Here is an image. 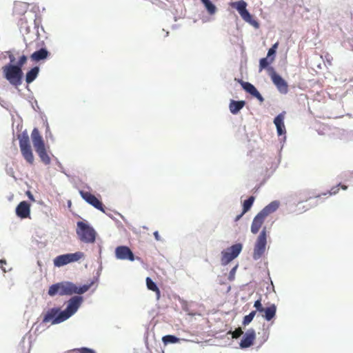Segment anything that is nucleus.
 Listing matches in <instances>:
<instances>
[{"label":"nucleus","instance_id":"nucleus-39","mask_svg":"<svg viewBox=\"0 0 353 353\" xmlns=\"http://www.w3.org/2000/svg\"><path fill=\"white\" fill-rule=\"evenodd\" d=\"M276 53L275 50L272 49L271 48L269 49L268 52V57H270L271 56L274 55Z\"/></svg>","mask_w":353,"mask_h":353},{"label":"nucleus","instance_id":"nucleus-35","mask_svg":"<svg viewBox=\"0 0 353 353\" xmlns=\"http://www.w3.org/2000/svg\"><path fill=\"white\" fill-rule=\"evenodd\" d=\"M243 331L241 327L236 328L234 332H232V338L237 339L243 334Z\"/></svg>","mask_w":353,"mask_h":353},{"label":"nucleus","instance_id":"nucleus-40","mask_svg":"<svg viewBox=\"0 0 353 353\" xmlns=\"http://www.w3.org/2000/svg\"><path fill=\"white\" fill-rule=\"evenodd\" d=\"M154 236L157 241H161L160 235L157 231L154 232Z\"/></svg>","mask_w":353,"mask_h":353},{"label":"nucleus","instance_id":"nucleus-14","mask_svg":"<svg viewBox=\"0 0 353 353\" xmlns=\"http://www.w3.org/2000/svg\"><path fill=\"white\" fill-rule=\"evenodd\" d=\"M271 79L274 84L276 86L279 92L285 94L288 92V86L286 81L275 72L271 74Z\"/></svg>","mask_w":353,"mask_h":353},{"label":"nucleus","instance_id":"nucleus-19","mask_svg":"<svg viewBox=\"0 0 353 353\" xmlns=\"http://www.w3.org/2000/svg\"><path fill=\"white\" fill-rule=\"evenodd\" d=\"M49 55V52L46 48H41L39 50L33 52L30 58L32 61H39L41 60H43L46 59Z\"/></svg>","mask_w":353,"mask_h":353},{"label":"nucleus","instance_id":"nucleus-25","mask_svg":"<svg viewBox=\"0 0 353 353\" xmlns=\"http://www.w3.org/2000/svg\"><path fill=\"white\" fill-rule=\"evenodd\" d=\"M201 1L204 5L207 12L209 14L213 15L216 12L217 8L216 6L211 2L210 0H201Z\"/></svg>","mask_w":353,"mask_h":353},{"label":"nucleus","instance_id":"nucleus-13","mask_svg":"<svg viewBox=\"0 0 353 353\" xmlns=\"http://www.w3.org/2000/svg\"><path fill=\"white\" fill-rule=\"evenodd\" d=\"M115 255L118 259L134 261V255L131 250L124 245L118 246L115 250Z\"/></svg>","mask_w":353,"mask_h":353},{"label":"nucleus","instance_id":"nucleus-2","mask_svg":"<svg viewBox=\"0 0 353 353\" xmlns=\"http://www.w3.org/2000/svg\"><path fill=\"white\" fill-rule=\"evenodd\" d=\"M77 234L80 241L92 243L95 241L96 232L89 224L83 221H78Z\"/></svg>","mask_w":353,"mask_h":353},{"label":"nucleus","instance_id":"nucleus-5","mask_svg":"<svg viewBox=\"0 0 353 353\" xmlns=\"http://www.w3.org/2000/svg\"><path fill=\"white\" fill-rule=\"evenodd\" d=\"M19 148L23 157L30 165L34 163V158L30 143V139L27 134L19 137Z\"/></svg>","mask_w":353,"mask_h":353},{"label":"nucleus","instance_id":"nucleus-24","mask_svg":"<svg viewBox=\"0 0 353 353\" xmlns=\"http://www.w3.org/2000/svg\"><path fill=\"white\" fill-rule=\"evenodd\" d=\"M35 151L38 154L39 158L44 164L48 165L50 163L51 159L46 152V147Z\"/></svg>","mask_w":353,"mask_h":353},{"label":"nucleus","instance_id":"nucleus-29","mask_svg":"<svg viewBox=\"0 0 353 353\" xmlns=\"http://www.w3.org/2000/svg\"><path fill=\"white\" fill-rule=\"evenodd\" d=\"M179 339L173 335H166L162 338V341L165 344L175 343L179 341Z\"/></svg>","mask_w":353,"mask_h":353},{"label":"nucleus","instance_id":"nucleus-6","mask_svg":"<svg viewBox=\"0 0 353 353\" xmlns=\"http://www.w3.org/2000/svg\"><path fill=\"white\" fill-rule=\"evenodd\" d=\"M84 256L81 252H77L75 253H69L59 255L55 257L53 260L54 266L61 267L68 263L78 261Z\"/></svg>","mask_w":353,"mask_h":353},{"label":"nucleus","instance_id":"nucleus-15","mask_svg":"<svg viewBox=\"0 0 353 353\" xmlns=\"http://www.w3.org/2000/svg\"><path fill=\"white\" fill-rule=\"evenodd\" d=\"M255 337V331L253 329L248 330L240 342V347L241 348L250 347L253 344Z\"/></svg>","mask_w":353,"mask_h":353},{"label":"nucleus","instance_id":"nucleus-43","mask_svg":"<svg viewBox=\"0 0 353 353\" xmlns=\"http://www.w3.org/2000/svg\"><path fill=\"white\" fill-rule=\"evenodd\" d=\"M279 46V43L276 42V43H274L272 46V49H274V50H276L277 47Z\"/></svg>","mask_w":353,"mask_h":353},{"label":"nucleus","instance_id":"nucleus-9","mask_svg":"<svg viewBox=\"0 0 353 353\" xmlns=\"http://www.w3.org/2000/svg\"><path fill=\"white\" fill-rule=\"evenodd\" d=\"M83 298L81 296H75L72 297L68 301L66 309L64 311H62V320H66L74 314L80 307Z\"/></svg>","mask_w":353,"mask_h":353},{"label":"nucleus","instance_id":"nucleus-10","mask_svg":"<svg viewBox=\"0 0 353 353\" xmlns=\"http://www.w3.org/2000/svg\"><path fill=\"white\" fill-rule=\"evenodd\" d=\"M229 5L231 8L236 9V10L239 12V14L244 21L249 22L252 24H257V23L255 21L252 22V15L246 9L247 3L245 1H244L243 0H241L239 1H233L230 2Z\"/></svg>","mask_w":353,"mask_h":353},{"label":"nucleus","instance_id":"nucleus-23","mask_svg":"<svg viewBox=\"0 0 353 353\" xmlns=\"http://www.w3.org/2000/svg\"><path fill=\"white\" fill-rule=\"evenodd\" d=\"M39 72V67L36 66L29 70L26 75V81L27 83H32L38 76Z\"/></svg>","mask_w":353,"mask_h":353},{"label":"nucleus","instance_id":"nucleus-38","mask_svg":"<svg viewBox=\"0 0 353 353\" xmlns=\"http://www.w3.org/2000/svg\"><path fill=\"white\" fill-rule=\"evenodd\" d=\"M253 97H256L259 101L261 102H263L264 101V99L263 97H262V95L259 93V91H257L254 95Z\"/></svg>","mask_w":353,"mask_h":353},{"label":"nucleus","instance_id":"nucleus-21","mask_svg":"<svg viewBox=\"0 0 353 353\" xmlns=\"http://www.w3.org/2000/svg\"><path fill=\"white\" fill-rule=\"evenodd\" d=\"M245 102L244 101H234L231 100L229 108L233 114H237L245 105Z\"/></svg>","mask_w":353,"mask_h":353},{"label":"nucleus","instance_id":"nucleus-42","mask_svg":"<svg viewBox=\"0 0 353 353\" xmlns=\"http://www.w3.org/2000/svg\"><path fill=\"white\" fill-rule=\"evenodd\" d=\"M9 59H10V62H12V63L14 62V60H15L13 54L9 55Z\"/></svg>","mask_w":353,"mask_h":353},{"label":"nucleus","instance_id":"nucleus-3","mask_svg":"<svg viewBox=\"0 0 353 353\" xmlns=\"http://www.w3.org/2000/svg\"><path fill=\"white\" fill-rule=\"evenodd\" d=\"M94 282H91L88 285H83L78 287L71 282H61L58 283L59 285V295H71L72 294H81L87 292L90 287L93 285Z\"/></svg>","mask_w":353,"mask_h":353},{"label":"nucleus","instance_id":"nucleus-17","mask_svg":"<svg viewBox=\"0 0 353 353\" xmlns=\"http://www.w3.org/2000/svg\"><path fill=\"white\" fill-rule=\"evenodd\" d=\"M31 138L35 150L46 147L43 139L37 128H34L32 131Z\"/></svg>","mask_w":353,"mask_h":353},{"label":"nucleus","instance_id":"nucleus-30","mask_svg":"<svg viewBox=\"0 0 353 353\" xmlns=\"http://www.w3.org/2000/svg\"><path fill=\"white\" fill-rule=\"evenodd\" d=\"M273 60L274 58H271L270 61H268V57L261 59L259 61V70L261 71L266 68Z\"/></svg>","mask_w":353,"mask_h":353},{"label":"nucleus","instance_id":"nucleus-11","mask_svg":"<svg viewBox=\"0 0 353 353\" xmlns=\"http://www.w3.org/2000/svg\"><path fill=\"white\" fill-rule=\"evenodd\" d=\"M63 312L59 308L54 307L49 309L43 316V323H51V324L60 323L65 320H62Z\"/></svg>","mask_w":353,"mask_h":353},{"label":"nucleus","instance_id":"nucleus-28","mask_svg":"<svg viewBox=\"0 0 353 353\" xmlns=\"http://www.w3.org/2000/svg\"><path fill=\"white\" fill-rule=\"evenodd\" d=\"M254 196H251L247 200H245L243 204V213L247 212L251 208L254 201Z\"/></svg>","mask_w":353,"mask_h":353},{"label":"nucleus","instance_id":"nucleus-8","mask_svg":"<svg viewBox=\"0 0 353 353\" xmlns=\"http://www.w3.org/2000/svg\"><path fill=\"white\" fill-rule=\"evenodd\" d=\"M242 244L236 243L221 252V264L225 265L236 258L242 250Z\"/></svg>","mask_w":353,"mask_h":353},{"label":"nucleus","instance_id":"nucleus-22","mask_svg":"<svg viewBox=\"0 0 353 353\" xmlns=\"http://www.w3.org/2000/svg\"><path fill=\"white\" fill-rule=\"evenodd\" d=\"M321 196L320 194L318 195H311L309 192L303 191L299 193L296 195V201L297 204L299 205L304 201H307L312 198H319Z\"/></svg>","mask_w":353,"mask_h":353},{"label":"nucleus","instance_id":"nucleus-36","mask_svg":"<svg viewBox=\"0 0 353 353\" xmlns=\"http://www.w3.org/2000/svg\"><path fill=\"white\" fill-rule=\"evenodd\" d=\"M27 61V57L25 55H22L17 63V65H15L16 66H19L20 68L26 63Z\"/></svg>","mask_w":353,"mask_h":353},{"label":"nucleus","instance_id":"nucleus-33","mask_svg":"<svg viewBox=\"0 0 353 353\" xmlns=\"http://www.w3.org/2000/svg\"><path fill=\"white\" fill-rule=\"evenodd\" d=\"M254 307L256 308V311H258L259 312H261V313H262L263 312L264 308H265L262 305L261 299L256 300L254 302Z\"/></svg>","mask_w":353,"mask_h":353},{"label":"nucleus","instance_id":"nucleus-26","mask_svg":"<svg viewBox=\"0 0 353 353\" xmlns=\"http://www.w3.org/2000/svg\"><path fill=\"white\" fill-rule=\"evenodd\" d=\"M241 84L243 88L251 95H254L258 90L256 88L250 83L241 81Z\"/></svg>","mask_w":353,"mask_h":353},{"label":"nucleus","instance_id":"nucleus-32","mask_svg":"<svg viewBox=\"0 0 353 353\" xmlns=\"http://www.w3.org/2000/svg\"><path fill=\"white\" fill-rule=\"evenodd\" d=\"M59 285L57 283L52 285L48 290V294L50 296H54L59 294Z\"/></svg>","mask_w":353,"mask_h":353},{"label":"nucleus","instance_id":"nucleus-7","mask_svg":"<svg viewBox=\"0 0 353 353\" xmlns=\"http://www.w3.org/2000/svg\"><path fill=\"white\" fill-rule=\"evenodd\" d=\"M267 244V233L266 228H264L259 235L257 240L254 245V252H253V259L254 260H258L264 254L265 251V247Z\"/></svg>","mask_w":353,"mask_h":353},{"label":"nucleus","instance_id":"nucleus-20","mask_svg":"<svg viewBox=\"0 0 353 353\" xmlns=\"http://www.w3.org/2000/svg\"><path fill=\"white\" fill-rule=\"evenodd\" d=\"M264 314L263 317L268 321H271L276 315V306L274 304H271L270 306L264 308L263 312Z\"/></svg>","mask_w":353,"mask_h":353},{"label":"nucleus","instance_id":"nucleus-44","mask_svg":"<svg viewBox=\"0 0 353 353\" xmlns=\"http://www.w3.org/2000/svg\"><path fill=\"white\" fill-rule=\"evenodd\" d=\"M244 213H243V212H241V214L238 215L236 219H235V221H238L243 215Z\"/></svg>","mask_w":353,"mask_h":353},{"label":"nucleus","instance_id":"nucleus-27","mask_svg":"<svg viewBox=\"0 0 353 353\" xmlns=\"http://www.w3.org/2000/svg\"><path fill=\"white\" fill-rule=\"evenodd\" d=\"M146 285L147 288L153 292H155L157 294V296L159 297L160 296V290L159 288L157 286L156 283L150 278H146Z\"/></svg>","mask_w":353,"mask_h":353},{"label":"nucleus","instance_id":"nucleus-4","mask_svg":"<svg viewBox=\"0 0 353 353\" xmlns=\"http://www.w3.org/2000/svg\"><path fill=\"white\" fill-rule=\"evenodd\" d=\"M5 78L10 84L18 86L21 84L23 72L21 68L14 65L8 64L3 68Z\"/></svg>","mask_w":353,"mask_h":353},{"label":"nucleus","instance_id":"nucleus-18","mask_svg":"<svg viewBox=\"0 0 353 353\" xmlns=\"http://www.w3.org/2000/svg\"><path fill=\"white\" fill-rule=\"evenodd\" d=\"M284 114L281 113L277 115L274 119V123L276 127L277 133L279 135H283L285 134V127L284 125Z\"/></svg>","mask_w":353,"mask_h":353},{"label":"nucleus","instance_id":"nucleus-12","mask_svg":"<svg viewBox=\"0 0 353 353\" xmlns=\"http://www.w3.org/2000/svg\"><path fill=\"white\" fill-rule=\"evenodd\" d=\"M80 195L81 197L89 204L99 210L100 211L105 212L104 205L102 202L99 201L94 195L89 192L80 190Z\"/></svg>","mask_w":353,"mask_h":353},{"label":"nucleus","instance_id":"nucleus-1","mask_svg":"<svg viewBox=\"0 0 353 353\" xmlns=\"http://www.w3.org/2000/svg\"><path fill=\"white\" fill-rule=\"evenodd\" d=\"M279 206V202L274 201L271 202L261 210L254 218L251 225V232L257 234L268 215L275 212Z\"/></svg>","mask_w":353,"mask_h":353},{"label":"nucleus","instance_id":"nucleus-41","mask_svg":"<svg viewBox=\"0 0 353 353\" xmlns=\"http://www.w3.org/2000/svg\"><path fill=\"white\" fill-rule=\"evenodd\" d=\"M6 261L5 260H3V259H1V260H0L1 267V268L3 269V270L4 272H6V270L3 269V265H4V264H6Z\"/></svg>","mask_w":353,"mask_h":353},{"label":"nucleus","instance_id":"nucleus-45","mask_svg":"<svg viewBox=\"0 0 353 353\" xmlns=\"http://www.w3.org/2000/svg\"><path fill=\"white\" fill-rule=\"evenodd\" d=\"M236 266L234 267V268H232V270L230 271V274H234L236 271Z\"/></svg>","mask_w":353,"mask_h":353},{"label":"nucleus","instance_id":"nucleus-31","mask_svg":"<svg viewBox=\"0 0 353 353\" xmlns=\"http://www.w3.org/2000/svg\"><path fill=\"white\" fill-rule=\"evenodd\" d=\"M256 313V311H252L248 315L244 316L243 320V325L244 326L248 325L254 319Z\"/></svg>","mask_w":353,"mask_h":353},{"label":"nucleus","instance_id":"nucleus-46","mask_svg":"<svg viewBox=\"0 0 353 353\" xmlns=\"http://www.w3.org/2000/svg\"><path fill=\"white\" fill-rule=\"evenodd\" d=\"M29 197H30L31 199H33L32 195H31L30 192H29Z\"/></svg>","mask_w":353,"mask_h":353},{"label":"nucleus","instance_id":"nucleus-16","mask_svg":"<svg viewBox=\"0 0 353 353\" xmlns=\"http://www.w3.org/2000/svg\"><path fill=\"white\" fill-rule=\"evenodd\" d=\"M30 205L27 201H21L16 208V214L21 219L30 216Z\"/></svg>","mask_w":353,"mask_h":353},{"label":"nucleus","instance_id":"nucleus-37","mask_svg":"<svg viewBox=\"0 0 353 353\" xmlns=\"http://www.w3.org/2000/svg\"><path fill=\"white\" fill-rule=\"evenodd\" d=\"M339 188L334 187L331 189L328 193H323V195L326 196L327 194L332 195L336 194L339 191Z\"/></svg>","mask_w":353,"mask_h":353},{"label":"nucleus","instance_id":"nucleus-34","mask_svg":"<svg viewBox=\"0 0 353 353\" xmlns=\"http://www.w3.org/2000/svg\"><path fill=\"white\" fill-rule=\"evenodd\" d=\"M79 352V353H95L92 350L87 348V347H81L78 349H74L72 350V352Z\"/></svg>","mask_w":353,"mask_h":353},{"label":"nucleus","instance_id":"nucleus-47","mask_svg":"<svg viewBox=\"0 0 353 353\" xmlns=\"http://www.w3.org/2000/svg\"><path fill=\"white\" fill-rule=\"evenodd\" d=\"M29 197H30L31 199H33L32 195H31L30 192H29Z\"/></svg>","mask_w":353,"mask_h":353}]
</instances>
